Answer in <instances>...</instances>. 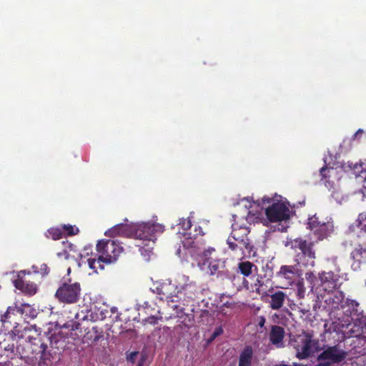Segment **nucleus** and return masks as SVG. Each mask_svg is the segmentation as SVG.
<instances>
[{
  "instance_id": "nucleus-1",
  "label": "nucleus",
  "mask_w": 366,
  "mask_h": 366,
  "mask_svg": "<svg viewBox=\"0 0 366 366\" xmlns=\"http://www.w3.org/2000/svg\"><path fill=\"white\" fill-rule=\"evenodd\" d=\"M161 230V225L150 223H142L134 227L119 224L107 231L105 234L109 237L131 236L138 239L154 241V233Z\"/></svg>"
},
{
  "instance_id": "nucleus-2",
  "label": "nucleus",
  "mask_w": 366,
  "mask_h": 366,
  "mask_svg": "<svg viewBox=\"0 0 366 366\" xmlns=\"http://www.w3.org/2000/svg\"><path fill=\"white\" fill-rule=\"evenodd\" d=\"M296 357L300 360L306 359L320 350L319 340L314 338L312 333L304 332L298 335L293 342Z\"/></svg>"
},
{
  "instance_id": "nucleus-3",
  "label": "nucleus",
  "mask_w": 366,
  "mask_h": 366,
  "mask_svg": "<svg viewBox=\"0 0 366 366\" xmlns=\"http://www.w3.org/2000/svg\"><path fill=\"white\" fill-rule=\"evenodd\" d=\"M99 259L107 264L115 262L123 252V247L114 241H99L97 244Z\"/></svg>"
},
{
  "instance_id": "nucleus-4",
  "label": "nucleus",
  "mask_w": 366,
  "mask_h": 366,
  "mask_svg": "<svg viewBox=\"0 0 366 366\" xmlns=\"http://www.w3.org/2000/svg\"><path fill=\"white\" fill-rule=\"evenodd\" d=\"M271 202L272 205L265 209V214L269 222H277L289 218V209L284 203L274 202L272 199L266 197L262 199V204Z\"/></svg>"
},
{
  "instance_id": "nucleus-5",
  "label": "nucleus",
  "mask_w": 366,
  "mask_h": 366,
  "mask_svg": "<svg viewBox=\"0 0 366 366\" xmlns=\"http://www.w3.org/2000/svg\"><path fill=\"white\" fill-rule=\"evenodd\" d=\"M290 244L292 248L301 250L302 256L307 258V261L304 262L305 266H311L312 267L315 266V259L316 258V254L314 249L313 242L297 238L292 240Z\"/></svg>"
},
{
  "instance_id": "nucleus-6",
  "label": "nucleus",
  "mask_w": 366,
  "mask_h": 366,
  "mask_svg": "<svg viewBox=\"0 0 366 366\" xmlns=\"http://www.w3.org/2000/svg\"><path fill=\"white\" fill-rule=\"evenodd\" d=\"M80 291V285L78 283H65L57 290L56 297L60 302L71 304L78 300Z\"/></svg>"
},
{
  "instance_id": "nucleus-7",
  "label": "nucleus",
  "mask_w": 366,
  "mask_h": 366,
  "mask_svg": "<svg viewBox=\"0 0 366 366\" xmlns=\"http://www.w3.org/2000/svg\"><path fill=\"white\" fill-rule=\"evenodd\" d=\"M363 134V129H359L350 139H345L342 143L338 146H331L327 150L328 156L326 157L324 160H326L327 158L330 159V160H337L338 158H340L341 154L349 152L351 148L352 141L359 139Z\"/></svg>"
},
{
  "instance_id": "nucleus-8",
  "label": "nucleus",
  "mask_w": 366,
  "mask_h": 366,
  "mask_svg": "<svg viewBox=\"0 0 366 366\" xmlns=\"http://www.w3.org/2000/svg\"><path fill=\"white\" fill-rule=\"evenodd\" d=\"M301 274L297 265H282L277 272V277L282 285V288L287 289L294 285L295 278Z\"/></svg>"
},
{
  "instance_id": "nucleus-9",
  "label": "nucleus",
  "mask_w": 366,
  "mask_h": 366,
  "mask_svg": "<svg viewBox=\"0 0 366 366\" xmlns=\"http://www.w3.org/2000/svg\"><path fill=\"white\" fill-rule=\"evenodd\" d=\"M202 261V263H198V266L202 269V266L207 264L210 275L217 273L223 264L219 254L212 247L208 248L203 252Z\"/></svg>"
},
{
  "instance_id": "nucleus-10",
  "label": "nucleus",
  "mask_w": 366,
  "mask_h": 366,
  "mask_svg": "<svg viewBox=\"0 0 366 366\" xmlns=\"http://www.w3.org/2000/svg\"><path fill=\"white\" fill-rule=\"evenodd\" d=\"M347 352L337 346L327 347L317 357L318 361H324L329 366L330 364H337L342 362L347 357Z\"/></svg>"
},
{
  "instance_id": "nucleus-11",
  "label": "nucleus",
  "mask_w": 366,
  "mask_h": 366,
  "mask_svg": "<svg viewBox=\"0 0 366 366\" xmlns=\"http://www.w3.org/2000/svg\"><path fill=\"white\" fill-rule=\"evenodd\" d=\"M305 280L301 279L296 284L297 295L299 298L303 299L307 291L313 292L317 282V277L313 272H307L305 274Z\"/></svg>"
},
{
  "instance_id": "nucleus-12",
  "label": "nucleus",
  "mask_w": 366,
  "mask_h": 366,
  "mask_svg": "<svg viewBox=\"0 0 366 366\" xmlns=\"http://www.w3.org/2000/svg\"><path fill=\"white\" fill-rule=\"evenodd\" d=\"M249 233V230L246 227H234L231 233V237L239 243L240 249H245L248 252H250L252 246L248 239Z\"/></svg>"
},
{
  "instance_id": "nucleus-13",
  "label": "nucleus",
  "mask_w": 366,
  "mask_h": 366,
  "mask_svg": "<svg viewBox=\"0 0 366 366\" xmlns=\"http://www.w3.org/2000/svg\"><path fill=\"white\" fill-rule=\"evenodd\" d=\"M25 308H29V305H24V308L19 307H8L6 312L1 315V321L2 322L4 326L5 327H9L8 325H11L14 323L17 326L19 324L16 322L17 317L24 314V310Z\"/></svg>"
},
{
  "instance_id": "nucleus-14",
  "label": "nucleus",
  "mask_w": 366,
  "mask_h": 366,
  "mask_svg": "<svg viewBox=\"0 0 366 366\" xmlns=\"http://www.w3.org/2000/svg\"><path fill=\"white\" fill-rule=\"evenodd\" d=\"M26 272L21 271L18 274V278L14 281V286L28 295H34L36 292V286L23 279Z\"/></svg>"
},
{
  "instance_id": "nucleus-15",
  "label": "nucleus",
  "mask_w": 366,
  "mask_h": 366,
  "mask_svg": "<svg viewBox=\"0 0 366 366\" xmlns=\"http://www.w3.org/2000/svg\"><path fill=\"white\" fill-rule=\"evenodd\" d=\"M36 333L37 331L35 325H26L23 330L19 329L17 326H14L13 330L9 334L13 339L17 337L21 339H27L30 342L33 335Z\"/></svg>"
},
{
  "instance_id": "nucleus-16",
  "label": "nucleus",
  "mask_w": 366,
  "mask_h": 366,
  "mask_svg": "<svg viewBox=\"0 0 366 366\" xmlns=\"http://www.w3.org/2000/svg\"><path fill=\"white\" fill-rule=\"evenodd\" d=\"M285 337V330L278 325H272L269 332V340L277 347H283V339Z\"/></svg>"
},
{
  "instance_id": "nucleus-17",
  "label": "nucleus",
  "mask_w": 366,
  "mask_h": 366,
  "mask_svg": "<svg viewBox=\"0 0 366 366\" xmlns=\"http://www.w3.org/2000/svg\"><path fill=\"white\" fill-rule=\"evenodd\" d=\"M350 255L353 260L352 267L355 269H359L362 264L366 262V249L361 246L355 248Z\"/></svg>"
},
{
  "instance_id": "nucleus-18",
  "label": "nucleus",
  "mask_w": 366,
  "mask_h": 366,
  "mask_svg": "<svg viewBox=\"0 0 366 366\" xmlns=\"http://www.w3.org/2000/svg\"><path fill=\"white\" fill-rule=\"evenodd\" d=\"M270 298V307L274 310H277L282 307L284 302L287 298V295L282 291H277L274 294L271 295Z\"/></svg>"
},
{
  "instance_id": "nucleus-19",
  "label": "nucleus",
  "mask_w": 366,
  "mask_h": 366,
  "mask_svg": "<svg viewBox=\"0 0 366 366\" xmlns=\"http://www.w3.org/2000/svg\"><path fill=\"white\" fill-rule=\"evenodd\" d=\"M333 230L332 222H322L320 227L315 229L314 232L318 235V238L322 239L329 236Z\"/></svg>"
},
{
  "instance_id": "nucleus-20",
  "label": "nucleus",
  "mask_w": 366,
  "mask_h": 366,
  "mask_svg": "<svg viewBox=\"0 0 366 366\" xmlns=\"http://www.w3.org/2000/svg\"><path fill=\"white\" fill-rule=\"evenodd\" d=\"M253 351L251 347H246L239 355L238 366H250Z\"/></svg>"
},
{
  "instance_id": "nucleus-21",
  "label": "nucleus",
  "mask_w": 366,
  "mask_h": 366,
  "mask_svg": "<svg viewBox=\"0 0 366 366\" xmlns=\"http://www.w3.org/2000/svg\"><path fill=\"white\" fill-rule=\"evenodd\" d=\"M238 269L240 272L245 277L249 276L253 273L254 271L257 270V266L249 261L239 262L238 264Z\"/></svg>"
},
{
  "instance_id": "nucleus-22",
  "label": "nucleus",
  "mask_w": 366,
  "mask_h": 366,
  "mask_svg": "<svg viewBox=\"0 0 366 366\" xmlns=\"http://www.w3.org/2000/svg\"><path fill=\"white\" fill-rule=\"evenodd\" d=\"M87 262L89 268L92 269L94 273H97L99 270L104 269V265L102 264V262L99 259V257L98 259L89 258Z\"/></svg>"
},
{
  "instance_id": "nucleus-23",
  "label": "nucleus",
  "mask_w": 366,
  "mask_h": 366,
  "mask_svg": "<svg viewBox=\"0 0 366 366\" xmlns=\"http://www.w3.org/2000/svg\"><path fill=\"white\" fill-rule=\"evenodd\" d=\"M87 335L89 336V338L90 340L97 341L102 337V331H99L97 327H93L92 330L87 332Z\"/></svg>"
},
{
  "instance_id": "nucleus-24",
  "label": "nucleus",
  "mask_w": 366,
  "mask_h": 366,
  "mask_svg": "<svg viewBox=\"0 0 366 366\" xmlns=\"http://www.w3.org/2000/svg\"><path fill=\"white\" fill-rule=\"evenodd\" d=\"M184 247L186 249L187 252L192 256L199 252V248L194 244V242H189L188 243H184Z\"/></svg>"
},
{
  "instance_id": "nucleus-25",
  "label": "nucleus",
  "mask_w": 366,
  "mask_h": 366,
  "mask_svg": "<svg viewBox=\"0 0 366 366\" xmlns=\"http://www.w3.org/2000/svg\"><path fill=\"white\" fill-rule=\"evenodd\" d=\"M319 278L322 283L331 282L334 280V274L331 272L320 273Z\"/></svg>"
},
{
  "instance_id": "nucleus-26",
  "label": "nucleus",
  "mask_w": 366,
  "mask_h": 366,
  "mask_svg": "<svg viewBox=\"0 0 366 366\" xmlns=\"http://www.w3.org/2000/svg\"><path fill=\"white\" fill-rule=\"evenodd\" d=\"M357 226L362 231H366V214H360L357 219Z\"/></svg>"
},
{
  "instance_id": "nucleus-27",
  "label": "nucleus",
  "mask_w": 366,
  "mask_h": 366,
  "mask_svg": "<svg viewBox=\"0 0 366 366\" xmlns=\"http://www.w3.org/2000/svg\"><path fill=\"white\" fill-rule=\"evenodd\" d=\"M334 172V168L331 166H326L320 169V174L325 178L330 177Z\"/></svg>"
},
{
  "instance_id": "nucleus-28",
  "label": "nucleus",
  "mask_w": 366,
  "mask_h": 366,
  "mask_svg": "<svg viewBox=\"0 0 366 366\" xmlns=\"http://www.w3.org/2000/svg\"><path fill=\"white\" fill-rule=\"evenodd\" d=\"M322 223V222L319 221L318 218L316 217L315 216L310 218L308 222L310 229L313 231H315V229L318 228Z\"/></svg>"
},
{
  "instance_id": "nucleus-29",
  "label": "nucleus",
  "mask_w": 366,
  "mask_h": 366,
  "mask_svg": "<svg viewBox=\"0 0 366 366\" xmlns=\"http://www.w3.org/2000/svg\"><path fill=\"white\" fill-rule=\"evenodd\" d=\"M161 316H154L152 315L148 317L147 318L143 320L144 325L150 324V325H156L158 322V320H161Z\"/></svg>"
},
{
  "instance_id": "nucleus-30",
  "label": "nucleus",
  "mask_w": 366,
  "mask_h": 366,
  "mask_svg": "<svg viewBox=\"0 0 366 366\" xmlns=\"http://www.w3.org/2000/svg\"><path fill=\"white\" fill-rule=\"evenodd\" d=\"M242 204H244V207H246L247 209H248V214H253L254 215V214L253 213V210H252L251 209L254 207V206H256V203L254 202L253 204L248 199H242Z\"/></svg>"
},
{
  "instance_id": "nucleus-31",
  "label": "nucleus",
  "mask_w": 366,
  "mask_h": 366,
  "mask_svg": "<svg viewBox=\"0 0 366 366\" xmlns=\"http://www.w3.org/2000/svg\"><path fill=\"white\" fill-rule=\"evenodd\" d=\"M179 225L181 226L183 229L187 230L190 229L192 222L189 219H182L180 220Z\"/></svg>"
},
{
  "instance_id": "nucleus-32",
  "label": "nucleus",
  "mask_w": 366,
  "mask_h": 366,
  "mask_svg": "<svg viewBox=\"0 0 366 366\" xmlns=\"http://www.w3.org/2000/svg\"><path fill=\"white\" fill-rule=\"evenodd\" d=\"M64 229L67 232L69 235H74L79 232V229L71 225H64Z\"/></svg>"
},
{
  "instance_id": "nucleus-33",
  "label": "nucleus",
  "mask_w": 366,
  "mask_h": 366,
  "mask_svg": "<svg viewBox=\"0 0 366 366\" xmlns=\"http://www.w3.org/2000/svg\"><path fill=\"white\" fill-rule=\"evenodd\" d=\"M34 272L35 273H40L41 274H45L46 273L47 267L45 264H40V268L37 265L33 266Z\"/></svg>"
},
{
  "instance_id": "nucleus-34",
  "label": "nucleus",
  "mask_w": 366,
  "mask_h": 366,
  "mask_svg": "<svg viewBox=\"0 0 366 366\" xmlns=\"http://www.w3.org/2000/svg\"><path fill=\"white\" fill-rule=\"evenodd\" d=\"M80 324L79 322H74L72 321L67 322L64 325V327L71 328V330L75 331L79 329Z\"/></svg>"
},
{
  "instance_id": "nucleus-35",
  "label": "nucleus",
  "mask_w": 366,
  "mask_h": 366,
  "mask_svg": "<svg viewBox=\"0 0 366 366\" xmlns=\"http://www.w3.org/2000/svg\"><path fill=\"white\" fill-rule=\"evenodd\" d=\"M223 333V330L221 327H218L217 328H215L214 331L213 332L209 342H212V340H214L217 337H218L219 335H220L221 334Z\"/></svg>"
},
{
  "instance_id": "nucleus-36",
  "label": "nucleus",
  "mask_w": 366,
  "mask_h": 366,
  "mask_svg": "<svg viewBox=\"0 0 366 366\" xmlns=\"http://www.w3.org/2000/svg\"><path fill=\"white\" fill-rule=\"evenodd\" d=\"M49 232L54 239H59L61 237V232L59 229H51Z\"/></svg>"
},
{
  "instance_id": "nucleus-37",
  "label": "nucleus",
  "mask_w": 366,
  "mask_h": 366,
  "mask_svg": "<svg viewBox=\"0 0 366 366\" xmlns=\"http://www.w3.org/2000/svg\"><path fill=\"white\" fill-rule=\"evenodd\" d=\"M227 244L230 249L232 250L236 249L237 248H239V244L237 242H235L232 239V237H229L227 240Z\"/></svg>"
},
{
  "instance_id": "nucleus-38",
  "label": "nucleus",
  "mask_w": 366,
  "mask_h": 366,
  "mask_svg": "<svg viewBox=\"0 0 366 366\" xmlns=\"http://www.w3.org/2000/svg\"><path fill=\"white\" fill-rule=\"evenodd\" d=\"M40 348L41 350V357H44L46 356L47 345L44 343H41L40 345Z\"/></svg>"
},
{
  "instance_id": "nucleus-39",
  "label": "nucleus",
  "mask_w": 366,
  "mask_h": 366,
  "mask_svg": "<svg viewBox=\"0 0 366 366\" xmlns=\"http://www.w3.org/2000/svg\"><path fill=\"white\" fill-rule=\"evenodd\" d=\"M348 305L352 308L355 309V307L359 306V303L355 300H350V302L348 303Z\"/></svg>"
},
{
  "instance_id": "nucleus-40",
  "label": "nucleus",
  "mask_w": 366,
  "mask_h": 366,
  "mask_svg": "<svg viewBox=\"0 0 366 366\" xmlns=\"http://www.w3.org/2000/svg\"><path fill=\"white\" fill-rule=\"evenodd\" d=\"M14 345H8L6 347H4V350L11 352H14Z\"/></svg>"
},
{
  "instance_id": "nucleus-41",
  "label": "nucleus",
  "mask_w": 366,
  "mask_h": 366,
  "mask_svg": "<svg viewBox=\"0 0 366 366\" xmlns=\"http://www.w3.org/2000/svg\"><path fill=\"white\" fill-rule=\"evenodd\" d=\"M365 164V162H360L359 163H356L353 168L356 170V169H358V167H360V168H362L363 167V165Z\"/></svg>"
},
{
  "instance_id": "nucleus-42",
  "label": "nucleus",
  "mask_w": 366,
  "mask_h": 366,
  "mask_svg": "<svg viewBox=\"0 0 366 366\" xmlns=\"http://www.w3.org/2000/svg\"><path fill=\"white\" fill-rule=\"evenodd\" d=\"M137 355H138L137 352H134L131 353L130 357H129V360L133 362L134 360V358L136 357V356Z\"/></svg>"
},
{
  "instance_id": "nucleus-43",
  "label": "nucleus",
  "mask_w": 366,
  "mask_h": 366,
  "mask_svg": "<svg viewBox=\"0 0 366 366\" xmlns=\"http://www.w3.org/2000/svg\"><path fill=\"white\" fill-rule=\"evenodd\" d=\"M264 323H265V319H264V317H260V320H259V325L260 327H263V326H264Z\"/></svg>"
},
{
  "instance_id": "nucleus-44",
  "label": "nucleus",
  "mask_w": 366,
  "mask_h": 366,
  "mask_svg": "<svg viewBox=\"0 0 366 366\" xmlns=\"http://www.w3.org/2000/svg\"><path fill=\"white\" fill-rule=\"evenodd\" d=\"M259 286H261V285H260ZM256 291H257V292L259 295H262V294H263V292H262V290H261L260 287H257V290H256Z\"/></svg>"
},
{
  "instance_id": "nucleus-45",
  "label": "nucleus",
  "mask_w": 366,
  "mask_h": 366,
  "mask_svg": "<svg viewBox=\"0 0 366 366\" xmlns=\"http://www.w3.org/2000/svg\"><path fill=\"white\" fill-rule=\"evenodd\" d=\"M144 357H142L141 362L138 364V366H141L142 365V364L144 362Z\"/></svg>"
},
{
  "instance_id": "nucleus-46",
  "label": "nucleus",
  "mask_w": 366,
  "mask_h": 366,
  "mask_svg": "<svg viewBox=\"0 0 366 366\" xmlns=\"http://www.w3.org/2000/svg\"><path fill=\"white\" fill-rule=\"evenodd\" d=\"M336 259H337V257H333L331 259V260H332L333 262H335Z\"/></svg>"
},
{
  "instance_id": "nucleus-47",
  "label": "nucleus",
  "mask_w": 366,
  "mask_h": 366,
  "mask_svg": "<svg viewBox=\"0 0 366 366\" xmlns=\"http://www.w3.org/2000/svg\"><path fill=\"white\" fill-rule=\"evenodd\" d=\"M293 366H303V365L295 363Z\"/></svg>"
},
{
  "instance_id": "nucleus-48",
  "label": "nucleus",
  "mask_w": 366,
  "mask_h": 366,
  "mask_svg": "<svg viewBox=\"0 0 366 366\" xmlns=\"http://www.w3.org/2000/svg\"><path fill=\"white\" fill-rule=\"evenodd\" d=\"M78 317H79V314H78V313H76V314L75 315V318H76V319H77V318H78Z\"/></svg>"
},
{
  "instance_id": "nucleus-49",
  "label": "nucleus",
  "mask_w": 366,
  "mask_h": 366,
  "mask_svg": "<svg viewBox=\"0 0 366 366\" xmlns=\"http://www.w3.org/2000/svg\"><path fill=\"white\" fill-rule=\"evenodd\" d=\"M362 172H363L362 170H360V171L357 170V171H356V172H361V173H362Z\"/></svg>"
}]
</instances>
